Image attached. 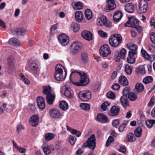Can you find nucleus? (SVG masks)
I'll use <instances>...</instances> for the list:
<instances>
[{
    "mask_svg": "<svg viewBox=\"0 0 155 155\" xmlns=\"http://www.w3.org/2000/svg\"><path fill=\"white\" fill-rule=\"evenodd\" d=\"M110 104V103L107 101H105L101 105V107L104 111H106L107 109V106H109Z\"/></svg>",
    "mask_w": 155,
    "mask_h": 155,
    "instance_id": "8fccbe9b",
    "label": "nucleus"
},
{
    "mask_svg": "<svg viewBox=\"0 0 155 155\" xmlns=\"http://www.w3.org/2000/svg\"><path fill=\"white\" fill-rule=\"evenodd\" d=\"M29 66L35 74L38 75L39 74L40 68L39 62L36 61H32L29 63Z\"/></svg>",
    "mask_w": 155,
    "mask_h": 155,
    "instance_id": "39448f33",
    "label": "nucleus"
},
{
    "mask_svg": "<svg viewBox=\"0 0 155 155\" xmlns=\"http://www.w3.org/2000/svg\"><path fill=\"white\" fill-rule=\"evenodd\" d=\"M7 106V104H3L0 107V114H2L4 111L5 110Z\"/></svg>",
    "mask_w": 155,
    "mask_h": 155,
    "instance_id": "69168bd1",
    "label": "nucleus"
},
{
    "mask_svg": "<svg viewBox=\"0 0 155 155\" xmlns=\"http://www.w3.org/2000/svg\"><path fill=\"white\" fill-rule=\"evenodd\" d=\"M29 123L31 126L35 127L39 124V117L37 115H34L31 117L29 120Z\"/></svg>",
    "mask_w": 155,
    "mask_h": 155,
    "instance_id": "2eb2a0df",
    "label": "nucleus"
},
{
    "mask_svg": "<svg viewBox=\"0 0 155 155\" xmlns=\"http://www.w3.org/2000/svg\"><path fill=\"white\" fill-rule=\"evenodd\" d=\"M81 78L79 82L73 81L72 84L78 86H84L87 85L89 83V80L86 74L82 72L80 76Z\"/></svg>",
    "mask_w": 155,
    "mask_h": 155,
    "instance_id": "7ed1b4c3",
    "label": "nucleus"
},
{
    "mask_svg": "<svg viewBox=\"0 0 155 155\" xmlns=\"http://www.w3.org/2000/svg\"><path fill=\"white\" fill-rule=\"evenodd\" d=\"M82 37L85 39L90 41L92 39V34L89 31L85 30L81 33Z\"/></svg>",
    "mask_w": 155,
    "mask_h": 155,
    "instance_id": "aec40b11",
    "label": "nucleus"
},
{
    "mask_svg": "<svg viewBox=\"0 0 155 155\" xmlns=\"http://www.w3.org/2000/svg\"><path fill=\"white\" fill-rule=\"evenodd\" d=\"M120 102L122 105L125 108L129 106V103L127 97L126 96H122L120 99Z\"/></svg>",
    "mask_w": 155,
    "mask_h": 155,
    "instance_id": "393cba45",
    "label": "nucleus"
},
{
    "mask_svg": "<svg viewBox=\"0 0 155 155\" xmlns=\"http://www.w3.org/2000/svg\"><path fill=\"white\" fill-rule=\"evenodd\" d=\"M120 110V109L119 107L114 106L111 108L109 114L110 116H116L119 114Z\"/></svg>",
    "mask_w": 155,
    "mask_h": 155,
    "instance_id": "a211bd4d",
    "label": "nucleus"
},
{
    "mask_svg": "<svg viewBox=\"0 0 155 155\" xmlns=\"http://www.w3.org/2000/svg\"><path fill=\"white\" fill-rule=\"evenodd\" d=\"M78 97L83 101H87L91 99V93L88 91H83L79 93Z\"/></svg>",
    "mask_w": 155,
    "mask_h": 155,
    "instance_id": "423d86ee",
    "label": "nucleus"
},
{
    "mask_svg": "<svg viewBox=\"0 0 155 155\" xmlns=\"http://www.w3.org/2000/svg\"><path fill=\"white\" fill-rule=\"evenodd\" d=\"M107 19L104 16H100L98 18L97 21V24L99 26L104 25L107 27H110L111 24L110 23L107 22Z\"/></svg>",
    "mask_w": 155,
    "mask_h": 155,
    "instance_id": "0eeeda50",
    "label": "nucleus"
},
{
    "mask_svg": "<svg viewBox=\"0 0 155 155\" xmlns=\"http://www.w3.org/2000/svg\"><path fill=\"white\" fill-rule=\"evenodd\" d=\"M119 151L123 153H125L126 150V148L125 146H120Z\"/></svg>",
    "mask_w": 155,
    "mask_h": 155,
    "instance_id": "338daca9",
    "label": "nucleus"
},
{
    "mask_svg": "<svg viewBox=\"0 0 155 155\" xmlns=\"http://www.w3.org/2000/svg\"><path fill=\"white\" fill-rule=\"evenodd\" d=\"M67 127L68 130L70 131L72 134L76 135V137H79L81 135V133L79 131L72 129L68 126H67Z\"/></svg>",
    "mask_w": 155,
    "mask_h": 155,
    "instance_id": "473e14b6",
    "label": "nucleus"
},
{
    "mask_svg": "<svg viewBox=\"0 0 155 155\" xmlns=\"http://www.w3.org/2000/svg\"><path fill=\"white\" fill-rule=\"evenodd\" d=\"M124 9L126 11L129 13H132L134 10V7L132 3H128L124 6Z\"/></svg>",
    "mask_w": 155,
    "mask_h": 155,
    "instance_id": "4be33fe9",
    "label": "nucleus"
},
{
    "mask_svg": "<svg viewBox=\"0 0 155 155\" xmlns=\"http://www.w3.org/2000/svg\"><path fill=\"white\" fill-rule=\"evenodd\" d=\"M42 149L45 154L46 155L51 153V150H54L53 146L52 145L44 146L42 147Z\"/></svg>",
    "mask_w": 155,
    "mask_h": 155,
    "instance_id": "a878e982",
    "label": "nucleus"
},
{
    "mask_svg": "<svg viewBox=\"0 0 155 155\" xmlns=\"http://www.w3.org/2000/svg\"><path fill=\"white\" fill-rule=\"evenodd\" d=\"M8 64L9 66L8 69L11 71H13L15 69L14 61L10 58H8Z\"/></svg>",
    "mask_w": 155,
    "mask_h": 155,
    "instance_id": "72a5a7b5",
    "label": "nucleus"
},
{
    "mask_svg": "<svg viewBox=\"0 0 155 155\" xmlns=\"http://www.w3.org/2000/svg\"><path fill=\"white\" fill-rule=\"evenodd\" d=\"M19 36H23L25 35L26 30L22 28H19Z\"/></svg>",
    "mask_w": 155,
    "mask_h": 155,
    "instance_id": "e2e57ef3",
    "label": "nucleus"
},
{
    "mask_svg": "<svg viewBox=\"0 0 155 155\" xmlns=\"http://www.w3.org/2000/svg\"><path fill=\"white\" fill-rule=\"evenodd\" d=\"M45 140L48 141L53 139L54 137V135L52 133H48L45 134Z\"/></svg>",
    "mask_w": 155,
    "mask_h": 155,
    "instance_id": "a19ab883",
    "label": "nucleus"
},
{
    "mask_svg": "<svg viewBox=\"0 0 155 155\" xmlns=\"http://www.w3.org/2000/svg\"><path fill=\"white\" fill-rule=\"evenodd\" d=\"M37 101L38 107L41 110L44 109L45 107L44 98L42 97H38Z\"/></svg>",
    "mask_w": 155,
    "mask_h": 155,
    "instance_id": "f3484780",
    "label": "nucleus"
},
{
    "mask_svg": "<svg viewBox=\"0 0 155 155\" xmlns=\"http://www.w3.org/2000/svg\"><path fill=\"white\" fill-rule=\"evenodd\" d=\"M83 15L81 11H77L75 14L76 20L78 22H81L83 20Z\"/></svg>",
    "mask_w": 155,
    "mask_h": 155,
    "instance_id": "cd10ccee",
    "label": "nucleus"
},
{
    "mask_svg": "<svg viewBox=\"0 0 155 155\" xmlns=\"http://www.w3.org/2000/svg\"><path fill=\"white\" fill-rule=\"evenodd\" d=\"M148 4L145 1H140L138 12L140 13L145 12L147 9Z\"/></svg>",
    "mask_w": 155,
    "mask_h": 155,
    "instance_id": "dca6fc26",
    "label": "nucleus"
},
{
    "mask_svg": "<svg viewBox=\"0 0 155 155\" xmlns=\"http://www.w3.org/2000/svg\"><path fill=\"white\" fill-rule=\"evenodd\" d=\"M8 43L10 45L15 46H19L20 45V41L15 38H10L8 41Z\"/></svg>",
    "mask_w": 155,
    "mask_h": 155,
    "instance_id": "c85d7f7f",
    "label": "nucleus"
},
{
    "mask_svg": "<svg viewBox=\"0 0 155 155\" xmlns=\"http://www.w3.org/2000/svg\"><path fill=\"white\" fill-rule=\"evenodd\" d=\"M64 67L61 64H57L55 67V71L54 73V77L55 79L59 81H62L64 79L67 75V71L65 70V74H63Z\"/></svg>",
    "mask_w": 155,
    "mask_h": 155,
    "instance_id": "f257e3e1",
    "label": "nucleus"
},
{
    "mask_svg": "<svg viewBox=\"0 0 155 155\" xmlns=\"http://www.w3.org/2000/svg\"><path fill=\"white\" fill-rule=\"evenodd\" d=\"M114 137L111 136L109 137L106 143V145L107 147H108L111 143L114 141Z\"/></svg>",
    "mask_w": 155,
    "mask_h": 155,
    "instance_id": "864d4df0",
    "label": "nucleus"
},
{
    "mask_svg": "<svg viewBox=\"0 0 155 155\" xmlns=\"http://www.w3.org/2000/svg\"><path fill=\"white\" fill-rule=\"evenodd\" d=\"M107 96L108 98L112 100L116 98L115 94L111 91H109L107 93Z\"/></svg>",
    "mask_w": 155,
    "mask_h": 155,
    "instance_id": "09e8293b",
    "label": "nucleus"
},
{
    "mask_svg": "<svg viewBox=\"0 0 155 155\" xmlns=\"http://www.w3.org/2000/svg\"><path fill=\"white\" fill-rule=\"evenodd\" d=\"M135 89L138 92H141L143 91L144 87L142 84L137 83L135 85Z\"/></svg>",
    "mask_w": 155,
    "mask_h": 155,
    "instance_id": "c9c22d12",
    "label": "nucleus"
},
{
    "mask_svg": "<svg viewBox=\"0 0 155 155\" xmlns=\"http://www.w3.org/2000/svg\"><path fill=\"white\" fill-rule=\"evenodd\" d=\"M128 142H132L136 140V138L133 133H130L127 134L126 137Z\"/></svg>",
    "mask_w": 155,
    "mask_h": 155,
    "instance_id": "7c9ffc66",
    "label": "nucleus"
},
{
    "mask_svg": "<svg viewBox=\"0 0 155 155\" xmlns=\"http://www.w3.org/2000/svg\"><path fill=\"white\" fill-rule=\"evenodd\" d=\"M100 54L103 57H106L111 53V51L109 46L107 45L102 46L99 51Z\"/></svg>",
    "mask_w": 155,
    "mask_h": 155,
    "instance_id": "6e6552de",
    "label": "nucleus"
},
{
    "mask_svg": "<svg viewBox=\"0 0 155 155\" xmlns=\"http://www.w3.org/2000/svg\"><path fill=\"white\" fill-rule=\"evenodd\" d=\"M82 7V3L80 2H78L74 4L73 6V8L74 9L78 10L81 9Z\"/></svg>",
    "mask_w": 155,
    "mask_h": 155,
    "instance_id": "4d7b16f0",
    "label": "nucleus"
},
{
    "mask_svg": "<svg viewBox=\"0 0 155 155\" xmlns=\"http://www.w3.org/2000/svg\"><path fill=\"white\" fill-rule=\"evenodd\" d=\"M64 95L69 98H72L73 96V94L69 89H66L64 91Z\"/></svg>",
    "mask_w": 155,
    "mask_h": 155,
    "instance_id": "49530a36",
    "label": "nucleus"
},
{
    "mask_svg": "<svg viewBox=\"0 0 155 155\" xmlns=\"http://www.w3.org/2000/svg\"><path fill=\"white\" fill-rule=\"evenodd\" d=\"M19 28H14L12 30V34L15 36H19Z\"/></svg>",
    "mask_w": 155,
    "mask_h": 155,
    "instance_id": "5fc2aeb1",
    "label": "nucleus"
},
{
    "mask_svg": "<svg viewBox=\"0 0 155 155\" xmlns=\"http://www.w3.org/2000/svg\"><path fill=\"white\" fill-rule=\"evenodd\" d=\"M134 56L129 55L127 58V62L130 64H134L135 62V59L133 57Z\"/></svg>",
    "mask_w": 155,
    "mask_h": 155,
    "instance_id": "3c124183",
    "label": "nucleus"
},
{
    "mask_svg": "<svg viewBox=\"0 0 155 155\" xmlns=\"http://www.w3.org/2000/svg\"><path fill=\"white\" fill-rule=\"evenodd\" d=\"M58 40L60 43L63 46L66 45L69 42L68 37L64 34L59 35Z\"/></svg>",
    "mask_w": 155,
    "mask_h": 155,
    "instance_id": "f8f14e48",
    "label": "nucleus"
},
{
    "mask_svg": "<svg viewBox=\"0 0 155 155\" xmlns=\"http://www.w3.org/2000/svg\"><path fill=\"white\" fill-rule=\"evenodd\" d=\"M107 4L105 6L104 9L106 12H108L113 10L116 7L114 1L113 0H107Z\"/></svg>",
    "mask_w": 155,
    "mask_h": 155,
    "instance_id": "9d476101",
    "label": "nucleus"
},
{
    "mask_svg": "<svg viewBox=\"0 0 155 155\" xmlns=\"http://www.w3.org/2000/svg\"><path fill=\"white\" fill-rule=\"evenodd\" d=\"M133 67L129 66L128 64L126 65L125 67V71L126 73L129 75L132 72Z\"/></svg>",
    "mask_w": 155,
    "mask_h": 155,
    "instance_id": "ea45409f",
    "label": "nucleus"
},
{
    "mask_svg": "<svg viewBox=\"0 0 155 155\" xmlns=\"http://www.w3.org/2000/svg\"><path fill=\"white\" fill-rule=\"evenodd\" d=\"M59 105L61 109L64 111L67 110L68 108V104L65 101H62L59 103Z\"/></svg>",
    "mask_w": 155,
    "mask_h": 155,
    "instance_id": "c756f323",
    "label": "nucleus"
},
{
    "mask_svg": "<svg viewBox=\"0 0 155 155\" xmlns=\"http://www.w3.org/2000/svg\"><path fill=\"white\" fill-rule=\"evenodd\" d=\"M55 97V95L52 93L47 95L46 100L47 103L49 105L52 104L54 101Z\"/></svg>",
    "mask_w": 155,
    "mask_h": 155,
    "instance_id": "b1692460",
    "label": "nucleus"
},
{
    "mask_svg": "<svg viewBox=\"0 0 155 155\" xmlns=\"http://www.w3.org/2000/svg\"><path fill=\"white\" fill-rule=\"evenodd\" d=\"M119 120L118 119L114 120L112 122L113 126L116 128H117V126L119 124Z\"/></svg>",
    "mask_w": 155,
    "mask_h": 155,
    "instance_id": "0e129e2a",
    "label": "nucleus"
},
{
    "mask_svg": "<svg viewBox=\"0 0 155 155\" xmlns=\"http://www.w3.org/2000/svg\"><path fill=\"white\" fill-rule=\"evenodd\" d=\"M126 52V50L124 48H123L122 50L120 51L119 53L118 54L119 57L120 58H124L125 57Z\"/></svg>",
    "mask_w": 155,
    "mask_h": 155,
    "instance_id": "603ef678",
    "label": "nucleus"
},
{
    "mask_svg": "<svg viewBox=\"0 0 155 155\" xmlns=\"http://www.w3.org/2000/svg\"><path fill=\"white\" fill-rule=\"evenodd\" d=\"M113 89L117 91L120 88V86L118 84H114L112 86Z\"/></svg>",
    "mask_w": 155,
    "mask_h": 155,
    "instance_id": "774afa93",
    "label": "nucleus"
},
{
    "mask_svg": "<svg viewBox=\"0 0 155 155\" xmlns=\"http://www.w3.org/2000/svg\"><path fill=\"white\" fill-rule=\"evenodd\" d=\"M118 82L120 84L124 86L127 85L129 84L127 78L124 76H122L119 78Z\"/></svg>",
    "mask_w": 155,
    "mask_h": 155,
    "instance_id": "bb28decb",
    "label": "nucleus"
},
{
    "mask_svg": "<svg viewBox=\"0 0 155 155\" xmlns=\"http://www.w3.org/2000/svg\"><path fill=\"white\" fill-rule=\"evenodd\" d=\"M129 91L130 88L129 87H125L122 91L123 96H126L127 97L128 94H129Z\"/></svg>",
    "mask_w": 155,
    "mask_h": 155,
    "instance_id": "6e6d98bb",
    "label": "nucleus"
},
{
    "mask_svg": "<svg viewBox=\"0 0 155 155\" xmlns=\"http://www.w3.org/2000/svg\"><path fill=\"white\" fill-rule=\"evenodd\" d=\"M142 132V129L140 127L136 128L134 130V134L137 137H141Z\"/></svg>",
    "mask_w": 155,
    "mask_h": 155,
    "instance_id": "58836bf2",
    "label": "nucleus"
},
{
    "mask_svg": "<svg viewBox=\"0 0 155 155\" xmlns=\"http://www.w3.org/2000/svg\"><path fill=\"white\" fill-rule=\"evenodd\" d=\"M81 60L82 62L84 64L87 63L88 60V57L87 54L84 52H83L81 54Z\"/></svg>",
    "mask_w": 155,
    "mask_h": 155,
    "instance_id": "f704fd0d",
    "label": "nucleus"
},
{
    "mask_svg": "<svg viewBox=\"0 0 155 155\" xmlns=\"http://www.w3.org/2000/svg\"><path fill=\"white\" fill-rule=\"evenodd\" d=\"M139 21L133 17L128 18V20L125 24L124 26L126 27L128 26L135 28L138 25Z\"/></svg>",
    "mask_w": 155,
    "mask_h": 155,
    "instance_id": "9b49d317",
    "label": "nucleus"
},
{
    "mask_svg": "<svg viewBox=\"0 0 155 155\" xmlns=\"http://www.w3.org/2000/svg\"><path fill=\"white\" fill-rule=\"evenodd\" d=\"M70 48L72 54H76L81 49V44L79 42H74L71 45Z\"/></svg>",
    "mask_w": 155,
    "mask_h": 155,
    "instance_id": "1a4fd4ad",
    "label": "nucleus"
},
{
    "mask_svg": "<svg viewBox=\"0 0 155 155\" xmlns=\"http://www.w3.org/2000/svg\"><path fill=\"white\" fill-rule=\"evenodd\" d=\"M127 46L128 48L130 50L129 51L128 55L134 56L137 53V47L136 45L130 43L127 44Z\"/></svg>",
    "mask_w": 155,
    "mask_h": 155,
    "instance_id": "ddd939ff",
    "label": "nucleus"
},
{
    "mask_svg": "<svg viewBox=\"0 0 155 155\" xmlns=\"http://www.w3.org/2000/svg\"><path fill=\"white\" fill-rule=\"evenodd\" d=\"M123 16L122 13L120 11H117L114 14L113 19L115 22H118L121 19Z\"/></svg>",
    "mask_w": 155,
    "mask_h": 155,
    "instance_id": "412c9836",
    "label": "nucleus"
},
{
    "mask_svg": "<svg viewBox=\"0 0 155 155\" xmlns=\"http://www.w3.org/2000/svg\"><path fill=\"white\" fill-rule=\"evenodd\" d=\"M155 123V120H147L146 121V124L147 127L149 128L152 127Z\"/></svg>",
    "mask_w": 155,
    "mask_h": 155,
    "instance_id": "de8ad7c7",
    "label": "nucleus"
},
{
    "mask_svg": "<svg viewBox=\"0 0 155 155\" xmlns=\"http://www.w3.org/2000/svg\"><path fill=\"white\" fill-rule=\"evenodd\" d=\"M80 106L81 109L85 110H89L90 108V105L86 103H81Z\"/></svg>",
    "mask_w": 155,
    "mask_h": 155,
    "instance_id": "79ce46f5",
    "label": "nucleus"
},
{
    "mask_svg": "<svg viewBox=\"0 0 155 155\" xmlns=\"http://www.w3.org/2000/svg\"><path fill=\"white\" fill-rule=\"evenodd\" d=\"M122 40L121 36L119 34H116L110 37L109 41L111 46L116 47L120 44Z\"/></svg>",
    "mask_w": 155,
    "mask_h": 155,
    "instance_id": "f03ea898",
    "label": "nucleus"
},
{
    "mask_svg": "<svg viewBox=\"0 0 155 155\" xmlns=\"http://www.w3.org/2000/svg\"><path fill=\"white\" fill-rule=\"evenodd\" d=\"M71 29L74 32L78 31L80 28L79 25L75 23H72L71 24Z\"/></svg>",
    "mask_w": 155,
    "mask_h": 155,
    "instance_id": "4c0bfd02",
    "label": "nucleus"
},
{
    "mask_svg": "<svg viewBox=\"0 0 155 155\" xmlns=\"http://www.w3.org/2000/svg\"><path fill=\"white\" fill-rule=\"evenodd\" d=\"M69 140L72 145H74L76 140V138L73 136H70L69 137Z\"/></svg>",
    "mask_w": 155,
    "mask_h": 155,
    "instance_id": "bf43d9fd",
    "label": "nucleus"
},
{
    "mask_svg": "<svg viewBox=\"0 0 155 155\" xmlns=\"http://www.w3.org/2000/svg\"><path fill=\"white\" fill-rule=\"evenodd\" d=\"M96 138L94 134H92L87 140L86 142L84 143L82 147H88L90 148L94 149L96 147Z\"/></svg>",
    "mask_w": 155,
    "mask_h": 155,
    "instance_id": "20e7f679",
    "label": "nucleus"
},
{
    "mask_svg": "<svg viewBox=\"0 0 155 155\" xmlns=\"http://www.w3.org/2000/svg\"><path fill=\"white\" fill-rule=\"evenodd\" d=\"M153 79L151 76H148L145 78L143 80V82L144 84H147L153 81Z\"/></svg>",
    "mask_w": 155,
    "mask_h": 155,
    "instance_id": "c03bdc74",
    "label": "nucleus"
},
{
    "mask_svg": "<svg viewBox=\"0 0 155 155\" xmlns=\"http://www.w3.org/2000/svg\"><path fill=\"white\" fill-rule=\"evenodd\" d=\"M128 98L130 101H134L137 98V96L133 92H130L129 94Z\"/></svg>",
    "mask_w": 155,
    "mask_h": 155,
    "instance_id": "a18cd8bd",
    "label": "nucleus"
},
{
    "mask_svg": "<svg viewBox=\"0 0 155 155\" xmlns=\"http://www.w3.org/2000/svg\"><path fill=\"white\" fill-rule=\"evenodd\" d=\"M84 15L87 19L90 20L92 16V12L90 9H87L85 11Z\"/></svg>",
    "mask_w": 155,
    "mask_h": 155,
    "instance_id": "e433bc0d",
    "label": "nucleus"
},
{
    "mask_svg": "<svg viewBox=\"0 0 155 155\" xmlns=\"http://www.w3.org/2000/svg\"><path fill=\"white\" fill-rule=\"evenodd\" d=\"M135 71L137 74H144L145 73V70L143 68L141 69L139 68H137Z\"/></svg>",
    "mask_w": 155,
    "mask_h": 155,
    "instance_id": "13d9d810",
    "label": "nucleus"
},
{
    "mask_svg": "<svg viewBox=\"0 0 155 155\" xmlns=\"http://www.w3.org/2000/svg\"><path fill=\"white\" fill-rule=\"evenodd\" d=\"M50 116L52 118L58 119L60 118L61 114L60 111L56 109H53L49 112Z\"/></svg>",
    "mask_w": 155,
    "mask_h": 155,
    "instance_id": "4468645a",
    "label": "nucleus"
},
{
    "mask_svg": "<svg viewBox=\"0 0 155 155\" xmlns=\"http://www.w3.org/2000/svg\"><path fill=\"white\" fill-rule=\"evenodd\" d=\"M98 32L99 35L102 37L105 38L107 37V34L102 30H100Z\"/></svg>",
    "mask_w": 155,
    "mask_h": 155,
    "instance_id": "680f3d73",
    "label": "nucleus"
},
{
    "mask_svg": "<svg viewBox=\"0 0 155 155\" xmlns=\"http://www.w3.org/2000/svg\"><path fill=\"white\" fill-rule=\"evenodd\" d=\"M81 72H78L76 71L71 72L70 76V78L72 83L73 81H74L73 79L75 80L76 78L80 77V76L81 74Z\"/></svg>",
    "mask_w": 155,
    "mask_h": 155,
    "instance_id": "5701e85b",
    "label": "nucleus"
},
{
    "mask_svg": "<svg viewBox=\"0 0 155 155\" xmlns=\"http://www.w3.org/2000/svg\"><path fill=\"white\" fill-rule=\"evenodd\" d=\"M97 121L101 122L102 123H105L108 122L109 120L107 117L104 114H98L96 118Z\"/></svg>",
    "mask_w": 155,
    "mask_h": 155,
    "instance_id": "6ab92c4d",
    "label": "nucleus"
},
{
    "mask_svg": "<svg viewBox=\"0 0 155 155\" xmlns=\"http://www.w3.org/2000/svg\"><path fill=\"white\" fill-rule=\"evenodd\" d=\"M150 38L151 42L155 44V33L152 32L150 34Z\"/></svg>",
    "mask_w": 155,
    "mask_h": 155,
    "instance_id": "052dcab7",
    "label": "nucleus"
},
{
    "mask_svg": "<svg viewBox=\"0 0 155 155\" xmlns=\"http://www.w3.org/2000/svg\"><path fill=\"white\" fill-rule=\"evenodd\" d=\"M141 52L143 56L147 60H149L151 58V57L147 53V52L143 49L141 50Z\"/></svg>",
    "mask_w": 155,
    "mask_h": 155,
    "instance_id": "37998d69",
    "label": "nucleus"
},
{
    "mask_svg": "<svg viewBox=\"0 0 155 155\" xmlns=\"http://www.w3.org/2000/svg\"><path fill=\"white\" fill-rule=\"evenodd\" d=\"M51 87L50 86H43L42 87L43 93L46 95L51 94Z\"/></svg>",
    "mask_w": 155,
    "mask_h": 155,
    "instance_id": "2f4dec72",
    "label": "nucleus"
}]
</instances>
